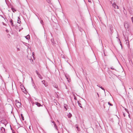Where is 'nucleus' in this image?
<instances>
[{
    "label": "nucleus",
    "mask_w": 133,
    "mask_h": 133,
    "mask_svg": "<svg viewBox=\"0 0 133 133\" xmlns=\"http://www.w3.org/2000/svg\"><path fill=\"white\" fill-rule=\"evenodd\" d=\"M77 102H78V104L79 106L80 107H81V108H82V105H81V104L79 102V101H78Z\"/></svg>",
    "instance_id": "nucleus-17"
},
{
    "label": "nucleus",
    "mask_w": 133,
    "mask_h": 133,
    "mask_svg": "<svg viewBox=\"0 0 133 133\" xmlns=\"http://www.w3.org/2000/svg\"><path fill=\"white\" fill-rule=\"evenodd\" d=\"M131 19L132 22L133 23V17L131 18Z\"/></svg>",
    "instance_id": "nucleus-35"
},
{
    "label": "nucleus",
    "mask_w": 133,
    "mask_h": 133,
    "mask_svg": "<svg viewBox=\"0 0 133 133\" xmlns=\"http://www.w3.org/2000/svg\"><path fill=\"white\" fill-rule=\"evenodd\" d=\"M54 86L55 88L57 89L58 88V86L57 84H55L54 85Z\"/></svg>",
    "instance_id": "nucleus-15"
},
{
    "label": "nucleus",
    "mask_w": 133,
    "mask_h": 133,
    "mask_svg": "<svg viewBox=\"0 0 133 133\" xmlns=\"http://www.w3.org/2000/svg\"><path fill=\"white\" fill-rule=\"evenodd\" d=\"M26 38V39H30V37L29 35H28L25 37Z\"/></svg>",
    "instance_id": "nucleus-11"
},
{
    "label": "nucleus",
    "mask_w": 133,
    "mask_h": 133,
    "mask_svg": "<svg viewBox=\"0 0 133 133\" xmlns=\"http://www.w3.org/2000/svg\"><path fill=\"white\" fill-rule=\"evenodd\" d=\"M52 123H54V124H55V122L54 121H52Z\"/></svg>",
    "instance_id": "nucleus-37"
},
{
    "label": "nucleus",
    "mask_w": 133,
    "mask_h": 133,
    "mask_svg": "<svg viewBox=\"0 0 133 133\" xmlns=\"http://www.w3.org/2000/svg\"><path fill=\"white\" fill-rule=\"evenodd\" d=\"M34 85H35V84L34 83H33V86L34 87V88L35 89V87Z\"/></svg>",
    "instance_id": "nucleus-30"
},
{
    "label": "nucleus",
    "mask_w": 133,
    "mask_h": 133,
    "mask_svg": "<svg viewBox=\"0 0 133 133\" xmlns=\"http://www.w3.org/2000/svg\"><path fill=\"white\" fill-rule=\"evenodd\" d=\"M57 122H59V121H57Z\"/></svg>",
    "instance_id": "nucleus-47"
},
{
    "label": "nucleus",
    "mask_w": 133,
    "mask_h": 133,
    "mask_svg": "<svg viewBox=\"0 0 133 133\" xmlns=\"http://www.w3.org/2000/svg\"><path fill=\"white\" fill-rule=\"evenodd\" d=\"M8 38H10V35L9 34L8 35Z\"/></svg>",
    "instance_id": "nucleus-29"
},
{
    "label": "nucleus",
    "mask_w": 133,
    "mask_h": 133,
    "mask_svg": "<svg viewBox=\"0 0 133 133\" xmlns=\"http://www.w3.org/2000/svg\"><path fill=\"white\" fill-rule=\"evenodd\" d=\"M38 76L41 79H42L43 78L42 77V76L40 74H38Z\"/></svg>",
    "instance_id": "nucleus-12"
},
{
    "label": "nucleus",
    "mask_w": 133,
    "mask_h": 133,
    "mask_svg": "<svg viewBox=\"0 0 133 133\" xmlns=\"http://www.w3.org/2000/svg\"><path fill=\"white\" fill-rule=\"evenodd\" d=\"M124 26L126 29L127 30H129V26L128 23L127 22H125L124 23Z\"/></svg>",
    "instance_id": "nucleus-2"
},
{
    "label": "nucleus",
    "mask_w": 133,
    "mask_h": 133,
    "mask_svg": "<svg viewBox=\"0 0 133 133\" xmlns=\"http://www.w3.org/2000/svg\"><path fill=\"white\" fill-rule=\"evenodd\" d=\"M124 39H125V41L126 42V43H127H127H128V41H127V40L126 39V37H124Z\"/></svg>",
    "instance_id": "nucleus-16"
},
{
    "label": "nucleus",
    "mask_w": 133,
    "mask_h": 133,
    "mask_svg": "<svg viewBox=\"0 0 133 133\" xmlns=\"http://www.w3.org/2000/svg\"><path fill=\"white\" fill-rule=\"evenodd\" d=\"M120 45H121V47H122V44L121 43V42L120 41Z\"/></svg>",
    "instance_id": "nucleus-41"
},
{
    "label": "nucleus",
    "mask_w": 133,
    "mask_h": 133,
    "mask_svg": "<svg viewBox=\"0 0 133 133\" xmlns=\"http://www.w3.org/2000/svg\"><path fill=\"white\" fill-rule=\"evenodd\" d=\"M111 3L112 4L113 6L115 8L118 9V7L117 5H116V3H114L113 4H112V2Z\"/></svg>",
    "instance_id": "nucleus-4"
},
{
    "label": "nucleus",
    "mask_w": 133,
    "mask_h": 133,
    "mask_svg": "<svg viewBox=\"0 0 133 133\" xmlns=\"http://www.w3.org/2000/svg\"><path fill=\"white\" fill-rule=\"evenodd\" d=\"M64 108L65 109V110H67V109L65 107V106H64Z\"/></svg>",
    "instance_id": "nucleus-39"
},
{
    "label": "nucleus",
    "mask_w": 133,
    "mask_h": 133,
    "mask_svg": "<svg viewBox=\"0 0 133 133\" xmlns=\"http://www.w3.org/2000/svg\"><path fill=\"white\" fill-rule=\"evenodd\" d=\"M21 22V21H19L18 19V20L17 23H20Z\"/></svg>",
    "instance_id": "nucleus-27"
},
{
    "label": "nucleus",
    "mask_w": 133,
    "mask_h": 133,
    "mask_svg": "<svg viewBox=\"0 0 133 133\" xmlns=\"http://www.w3.org/2000/svg\"><path fill=\"white\" fill-rule=\"evenodd\" d=\"M51 41L54 45L55 44V42L54 41V39H51Z\"/></svg>",
    "instance_id": "nucleus-9"
},
{
    "label": "nucleus",
    "mask_w": 133,
    "mask_h": 133,
    "mask_svg": "<svg viewBox=\"0 0 133 133\" xmlns=\"http://www.w3.org/2000/svg\"><path fill=\"white\" fill-rule=\"evenodd\" d=\"M67 81L68 82H69L70 81V78H69V79H68V80H67Z\"/></svg>",
    "instance_id": "nucleus-31"
},
{
    "label": "nucleus",
    "mask_w": 133,
    "mask_h": 133,
    "mask_svg": "<svg viewBox=\"0 0 133 133\" xmlns=\"http://www.w3.org/2000/svg\"><path fill=\"white\" fill-rule=\"evenodd\" d=\"M31 54H28V55L27 56V57L28 59L29 60H31L32 59L31 58Z\"/></svg>",
    "instance_id": "nucleus-6"
},
{
    "label": "nucleus",
    "mask_w": 133,
    "mask_h": 133,
    "mask_svg": "<svg viewBox=\"0 0 133 133\" xmlns=\"http://www.w3.org/2000/svg\"><path fill=\"white\" fill-rule=\"evenodd\" d=\"M79 30L81 32H82L83 31V30L82 29H79Z\"/></svg>",
    "instance_id": "nucleus-38"
},
{
    "label": "nucleus",
    "mask_w": 133,
    "mask_h": 133,
    "mask_svg": "<svg viewBox=\"0 0 133 133\" xmlns=\"http://www.w3.org/2000/svg\"><path fill=\"white\" fill-rule=\"evenodd\" d=\"M97 86H98V85H97ZM99 87H100L101 89H102V90H103L104 91V92L105 93V89H104V88H103L101 86V87H99Z\"/></svg>",
    "instance_id": "nucleus-18"
},
{
    "label": "nucleus",
    "mask_w": 133,
    "mask_h": 133,
    "mask_svg": "<svg viewBox=\"0 0 133 133\" xmlns=\"http://www.w3.org/2000/svg\"><path fill=\"white\" fill-rule=\"evenodd\" d=\"M88 1L89 2H90L91 3V1L90 0H88Z\"/></svg>",
    "instance_id": "nucleus-42"
},
{
    "label": "nucleus",
    "mask_w": 133,
    "mask_h": 133,
    "mask_svg": "<svg viewBox=\"0 0 133 133\" xmlns=\"http://www.w3.org/2000/svg\"><path fill=\"white\" fill-rule=\"evenodd\" d=\"M41 23L42 25H43V21L42 20H41Z\"/></svg>",
    "instance_id": "nucleus-23"
},
{
    "label": "nucleus",
    "mask_w": 133,
    "mask_h": 133,
    "mask_svg": "<svg viewBox=\"0 0 133 133\" xmlns=\"http://www.w3.org/2000/svg\"><path fill=\"white\" fill-rule=\"evenodd\" d=\"M65 77H66V78L67 79V80H68V79H69V78L67 76H66V75H65Z\"/></svg>",
    "instance_id": "nucleus-22"
},
{
    "label": "nucleus",
    "mask_w": 133,
    "mask_h": 133,
    "mask_svg": "<svg viewBox=\"0 0 133 133\" xmlns=\"http://www.w3.org/2000/svg\"><path fill=\"white\" fill-rule=\"evenodd\" d=\"M123 115H124V117H125V114H124V113H123Z\"/></svg>",
    "instance_id": "nucleus-44"
},
{
    "label": "nucleus",
    "mask_w": 133,
    "mask_h": 133,
    "mask_svg": "<svg viewBox=\"0 0 133 133\" xmlns=\"http://www.w3.org/2000/svg\"><path fill=\"white\" fill-rule=\"evenodd\" d=\"M44 85H45V87H47V86H48L47 84H44Z\"/></svg>",
    "instance_id": "nucleus-36"
},
{
    "label": "nucleus",
    "mask_w": 133,
    "mask_h": 133,
    "mask_svg": "<svg viewBox=\"0 0 133 133\" xmlns=\"http://www.w3.org/2000/svg\"><path fill=\"white\" fill-rule=\"evenodd\" d=\"M67 81L68 82H69L70 81V78H69V79H68V80H67Z\"/></svg>",
    "instance_id": "nucleus-32"
},
{
    "label": "nucleus",
    "mask_w": 133,
    "mask_h": 133,
    "mask_svg": "<svg viewBox=\"0 0 133 133\" xmlns=\"http://www.w3.org/2000/svg\"><path fill=\"white\" fill-rule=\"evenodd\" d=\"M125 110L126 111H127L128 112L127 109H126V108H125Z\"/></svg>",
    "instance_id": "nucleus-40"
},
{
    "label": "nucleus",
    "mask_w": 133,
    "mask_h": 133,
    "mask_svg": "<svg viewBox=\"0 0 133 133\" xmlns=\"http://www.w3.org/2000/svg\"><path fill=\"white\" fill-rule=\"evenodd\" d=\"M15 102L16 106L18 108H20L21 105V103L19 102V101L17 100H16Z\"/></svg>",
    "instance_id": "nucleus-1"
},
{
    "label": "nucleus",
    "mask_w": 133,
    "mask_h": 133,
    "mask_svg": "<svg viewBox=\"0 0 133 133\" xmlns=\"http://www.w3.org/2000/svg\"><path fill=\"white\" fill-rule=\"evenodd\" d=\"M0 122L1 123H2V124H4L5 126H6V125L7 123L6 121L5 120H2L0 121Z\"/></svg>",
    "instance_id": "nucleus-5"
},
{
    "label": "nucleus",
    "mask_w": 133,
    "mask_h": 133,
    "mask_svg": "<svg viewBox=\"0 0 133 133\" xmlns=\"http://www.w3.org/2000/svg\"><path fill=\"white\" fill-rule=\"evenodd\" d=\"M108 104L109 105H110V106H112L113 105L112 104L110 103L109 102H108Z\"/></svg>",
    "instance_id": "nucleus-21"
},
{
    "label": "nucleus",
    "mask_w": 133,
    "mask_h": 133,
    "mask_svg": "<svg viewBox=\"0 0 133 133\" xmlns=\"http://www.w3.org/2000/svg\"><path fill=\"white\" fill-rule=\"evenodd\" d=\"M97 96H98V97H99V95L98 93H97Z\"/></svg>",
    "instance_id": "nucleus-43"
},
{
    "label": "nucleus",
    "mask_w": 133,
    "mask_h": 133,
    "mask_svg": "<svg viewBox=\"0 0 133 133\" xmlns=\"http://www.w3.org/2000/svg\"><path fill=\"white\" fill-rule=\"evenodd\" d=\"M74 99H76V97H74Z\"/></svg>",
    "instance_id": "nucleus-45"
},
{
    "label": "nucleus",
    "mask_w": 133,
    "mask_h": 133,
    "mask_svg": "<svg viewBox=\"0 0 133 133\" xmlns=\"http://www.w3.org/2000/svg\"><path fill=\"white\" fill-rule=\"evenodd\" d=\"M111 69L113 70H115L114 68L112 67H111Z\"/></svg>",
    "instance_id": "nucleus-28"
},
{
    "label": "nucleus",
    "mask_w": 133,
    "mask_h": 133,
    "mask_svg": "<svg viewBox=\"0 0 133 133\" xmlns=\"http://www.w3.org/2000/svg\"><path fill=\"white\" fill-rule=\"evenodd\" d=\"M35 104L38 107H39L41 106V105L40 103L38 102H36Z\"/></svg>",
    "instance_id": "nucleus-8"
},
{
    "label": "nucleus",
    "mask_w": 133,
    "mask_h": 133,
    "mask_svg": "<svg viewBox=\"0 0 133 133\" xmlns=\"http://www.w3.org/2000/svg\"><path fill=\"white\" fill-rule=\"evenodd\" d=\"M36 73L37 74V75H38V74H39L38 73V71L37 70H36Z\"/></svg>",
    "instance_id": "nucleus-25"
},
{
    "label": "nucleus",
    "mask_w": 133,
    "mask_h": 133,
    "mask_svg": "<svg viewBox=\"0 0 133 133\" xmlns=\"http://www.w3.org/2000/svg\"><path fill=\"white\" fill-rule=\"evenodd\" d=\"M42 83L44 84H45V81L44 80H43V81H42Z\"/></svg>",
    "instance_id": "nucleus-24"
},
{
    "label": "nucleus",
    "mask_w": 133,
    "mask_h": 133,
    "mask_svg": "<svg viewBox=\"0 0 133 133\" xmlns=\"http://www.w3.org/2000/svg\"><path fill=\"white\" fill-rule=\"evenodd\" d=\"M54 127L57 130H58V129H57V125H56V124H54Z\"/></svg>",
    "instance_id": "nucleus-19"
},
{
    "label": "nucleus",
    "mask_w": 133,
    "mask_h": 133,
    "mask_svg": "<svg viewBox=\"0 0 133 133\" xmlns=\"http://www.w3.org/2000/svg\"><path fill=\"white\" fill-rule=\"evenodd\" d=\"M11 10L14 12L15 11H16V10L13 8H11Z\"/></svg>",
    "instance_id": "nucleus-14"
},
{
    "label": "nucleus",
    "mask_w": 133,
    "mask_h": 133,
    "mask_svg": "<svg viewBox=\"0 0 133 133\" xmlns=\"http://www.w3.org/2000/svg\"><path fill=\"white\" fill-rule=\"evenodd\" d=\"M76 128L77 130L78 131H79L80 130V129L79 128L78 126H76Z\"/></svg>",
    "instance_id": "nucleus-20"
},
{
    "label": "nucleus",
    "mask_w": 133,
    "mask_h": 133,
    "mask_svg": "<svg viewBox=\"0 0 133 133\" xmlns=\"http://www.w3.org/2000/svg\"><path fill=\"white\" fill-rule=\"evenodd\" d=\"M21 116L22 119L23 121H24V117H23V114H21Z\"/></svg>",
    "instance_id": "nucleus-13"
},
{
    "label": "nucleus",
    "mask_w": 133,
    "mask_h": 133,
    "mask_svg": "<svg viewBox=\"0 0 133 133\" xmlns=\"http://www.w3.org/2000/svg\"><path fill=\"white\" fill-rule=\"evenodd\" d=\"M9 22L10 23L11 25L13 27L14 26V24L13 21L10 18H9Z\"/></svg>",
    "instance_id": "nucleus-3"
},
{
    "label": "nucleus",
    "mask_w": 133,
    "mask_h": 133,
    "mask_svg": "<svg viewBox=\"0 0 133 133\" xmlns=\"http://www.w3.org/2000/svg\"><path fill=\"white\" fill-rule=\"evenodd\" d=\"M32 55L33 56V58H34V52H33L32 53ZM34 58V59H35Z\"/></svg>",
    "instance_id": "nucleus-26"
},
{
    "label": "nucleus",
    "mask_w": 133,
    "mask_h": 133,
    "mask_svg": "<svg viewBox=\"0 0 133 133\" xmlns=\"http://www.w3.org/2000/svg\"><path fill=\"white\" fill-rule=\"evenodd\" d=\"M1 133H3L5 132V129L3 127H2L1 128Z\"/></svg>",
    "instance_id": "nucleus-7"
},
{
    "label": "nucleus",
    "mask_w": 133,
    "mask_h": 133,
    "mask_svg": "<svg viewBox=\"0 0 133 133\" xmlns=\"http://www.w3.org/2000/svg\"><path fill=\"white\" fill-rule=\"evenodd\" d=\"M17 49L18 51H19L20 50V49L19 48H17Z\"/></svg>",
    "instance_id": "nucleus-34"
},
{
    "label": "nucleus",
    "mask_w": 133,
    "mask_h": 133,
    "mask_svg": "<svg viewBox=\"0 0 133 133\" xmlns=\"http://www.w3.org/2000/svg\"><path fill=\"white\" fill-rule=\"evenodd\" d=\"M31 62L32 64H33V63L34 62H33V59H32V60L31 61Z\"/></svg>",
    "instance_id": "nucleus-33"
},
{
    "label": "nucleus",
    "mask_w": 133,
    "mask_h": 133,
    "mask_svg": "<svg viewBox=\"0 0 133 133\" xmlns=\"http://www.w3.org/2000/svg\"><path fill=\"white\" fill-rule=\"evenodd\" d=\"M72 116V115L70 113H69V114L68 115V116L69 118L71 117Z\"/></svg>",
    "instance_id": "nucleus-10"
},
{
    "label": "nucleus",
    "mask_w": 133,
    "mask_h": 133,
    "mask_svg": "<svg viewBox=\"0 0 133 133\" xmlns=\"http://www.w3.org/2000/svg\"><path fill=\"white\" fill-rule=\"evenodd\" d=\"M50 1H49L48 2L49 3H50Z\"/></svg>",
    "instance_id": "nucleus-46"
}]
</instances>
